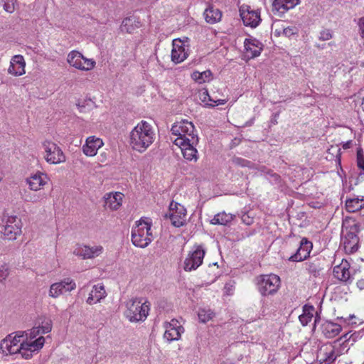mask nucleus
<instances>
[{
	"mask_svg": "<svg viewBox=\"0 0 364 364\" xmlns=\"http://www.w3.org/2000/svg\"><path fill=\"white\" fill-rule=\"evenodd\" d=\"M332 38V35L329 31H323L320 33L319 38L322 41H328Z\"/></svg>",
	"mask_w": 364,
	"mask_h": 364,
	"instance_id": "09e8293b",
	"label": "nucleus"
},
{
	"mask_svg": "<svg viewBox=\"0 0 364 364\" xmlns=\"http://www.w3.org/2000/svg\"><path fill=\"white\" fill-rule=\"evenodd\" d=\"M333 276L338 280L350 283L352 282V274L350 272V264L347 260L343 259L340 264L333 268Z\"/></svg>",
	"mask_w": 364,
	"mask_h": 364,
	"instance_id": "412c9836",
	"label": "nucleus"
},
{
	"mask_svg": "<svg viewBox=\"0 0 364 364\" xmlns=\"http://www.w3.org/2000/svg\"><path fill=\"white\" fill-rule=\"evenodd\" d=\"M134 19L132 17L126 18L123 20L121 26L122 31L127 33H132L133 28L131 26Z\"/></svg>",
	"mask_w": 364,
	"mask_h": 364,
	"instance_id": "ea45409f",
	"label": "nucleus"
},
{
	"mask_svg": "<svg viewBox=\"0 0 364 364\" xmlns=\"http://www.w3.org/2000/svg\"><path fill=\"white\" fill-rule=\"evenodd\" d=\"M265 168H263L262 169V171L264 173L265 176H269L272 178V181H274L275 183L278 182L279 181V176L275 173H274L271 170H267V171H264Z\"/></svg>",
	"mask_w": 364,
	"mask_h": 364,
	"instance_id": "49530a36",
	"label": "nucleus"
},
{
	"mask_svg": "<svg viewBox=\"0 0 364 364\" xmlns=\"http://www.w3.org/2000/svg\"><path fill=\"white\" fill-rule=\"evenodd\" d=\"M38 328H40L41 334L49 333L52 329V321L50 319H47L42 323L41 326H38Z\"/></svg>",
	"mask_w": 364,
	"mask_h": 364,
	"instance_id": "a19ab883",
	"label": "nucleus"
},
{
	"mask_svg": "<svg viewBox=\"0 0 364 364\" xmlns=\"http://www.w3.org/2000/svg\"><path fill=\"white\" fill-rule=\"evenodd\" d=\"M107 293L104 286L101 284H98L93 286L86 302L90 305H92L100 302V301L105 299Z\"/></svg>",
	"mask_w": 364,
	"mask_h": 364,
	"instance_id": "a878e982",
	"label": "nucleus"
},
{
	"mask_svg": "<svg viewBox=\"0 0 364 364\" xmlns=\"http://www.w3.org/2000/svg\"><path fill=\"white\" fill-rule=\"evenodd\" d=\"M240 14L244 24L247 26L256 28L261 21L260 11L252 10L248 5H242L240 8Z\"/></svg>",
	"mask_w": 364,
	"mask_h": 364,
	"instance_id": "4468645a",
	"label": "nucleus"
},
{
	"mask_svg": "<svg viewBox=\"0 0 364 364\" xmlns=\"http://www.w3.org/2000/svg\"><path fill=\"white\" fill-rule=\"evenodd\" d=\"M67 62L70 66L83 71L92 70L96 65L93 59L84 57L81 53L77 50H72L68 53Z\"/></svg>",
	"mask_w": 364,
	"mask_h": 364,
	"instance_id": "9b49d317",
	"label": "nucleus"
},
{
	"mask_svg": "<svg viewBox=\"0 0 364 364\" xmlns=\"http://www.w3.org/2000/svg\"><path fill=\"white\" fill-rule=\"evenodd\" d=\"M191 78L198 84L208 82L212 80V73L207 70L203 72L194 71L191 74Z\"/></svg>",
	"mask_w": 364,
	"mask_h": 364,
	"instance_id": "7c9ffc66",
	"label": "nucleus"
},
{
	"mask_svg": "<svg viewBox=\"0 0 364 364\" xmlns=\"http://www.w3.org/2000/svg\"><path fill=\"white\" fill-rule=\"evenodd\" d=\"M300 0H272V11L274 14L282 16L289 10L294 9Z\"/></svg>",
	"mask_w": 364,
	"mask_h": 364,
	"instance_id": "6ab92c4d",
	"label": "nucleus"
},
{
	"mask_svg": "<svg viewBox=\"0 0 364 364\" xmlns=\"http://www.w3.org/2000/svg\"><path fill=\"white\" fill-rule=\"evenodd\" d=\"M244 46L247 55L250 58L259 56L263 50V44L253 37L246 38L244 41Z\"/></svg>",
	"mask_w": 364,
	"mask_h": 364,
	"instance_id": "b1692460",
	"label": "nucleus"
},
{
	"mask_svg": "<svg viewBox=\"0 0 364 364\" xmlns=\"http://www.w3.org/2000/svg\"><path fill=\"white\" fill-rule=\"evenodd\" d=\"M165 332L164 338L168 343L180 339L183 328L176 319H172L170 322H165L164 324Z\"/></svg>",
	"mask_w": 364,
	"mask_h": 364,
	"instance_id": "2eb2a0df",
	"label": "nucleus"
},
{
	"mask_svg": "<svg viewBox=\"0 0 364 364\" xmlns=\"http://www.w3.org/2000/svg\"><path fill=\"white\" fill-rule=\"evenodd\" d=\"M58 283L60 285V288L62 289L64 294L70 292L76 288L75 282L70 277L65 278L60 281Z\"/></svg>",
	"mask_w": 364,
	"mask_h": 364,
	"instance_id": "72a5a7b5",
	"label": "nucleus"
},
{
	"mask_svg": "<svg viewBox=\"0 0 364 364\" xmlns=\"http://www.w3.org/2000/svg\"><path fill=\"white\" fill-rule=\"evenodd\" d=\"M64 294L62 289L60 288V285L58 282L53 283L50 285L48 295L52 298H58L61 294Z\"/></svg>",
	"mask_w": 364,
	"mask_h": 364,
	"instance_id": "c9c22d12",
	"label": "nucleus"
},
{
	"mask_svg": "<svg viewBox=\"0 0 364 364\" xmlns=\"http://www.w3.org/2000/svg\"><path fill=\"white\" fill-rule=\"evenodd\" d=\"M357 287L360 289H364V278L357 282Z\"/></svg>",
	"mask_w": 364,
	"mask_h": 364,
	"instance_id": "864d4df0",
	"label": "nucleus"
},
{
	"mask_svg": "<svg viewBox=\"0 0 364 364\" xmlns=\"http://www.w3.org/2000/svg\"><path fill=\"white\" fill-rule=\"evenodd\" d=\"M280 278L276 274L262 275L257 282V289L262 296L273 295L280 287Z\"/></svg>",
	"mask_w": 364,
	"mask_h": 364,
	"instance_id": "6e6552de",
	"label": "nucleus"
},
{
	"mask_svg": "<svg viewBox=\"0 0 364 364\" xmlns=\"http://www.w3.org/2000/svg\"><path fill=\"white\" fill-rule=\"evenodd\" d=\"M359 333L358 332H355L354 333L351 334L350 335V338L353 339V342H355L356 340L358 339V338L359 337Z\"/></svg>",
	"mask_w": 364,
	"mask_h": 364,
	"instance_id": "5fc2aeb1",
	"label": "nucleus"
},
{
	"mask_svg": "<svg viewBox=\"0 0 364 364\" xmlns=\"http://www.w3.org/2000/svg\"><path fill=\"white\" fill-rule=\"evenodd\" d=\"M156 133L154 127L146 121L139 122L130 132L129 145L139 153H144L154 143Z\"/></svg>",
	"mask_w": 364,
	"mask_h": 364,
	"instance_id": "7ed1b4c3",
	"label": "nucleus"
},
{
	"mask_svg": "<svg viewBox=\"0 0 364 364\" xmlns=\"http://www.w3.org/2000/svg\"><path fill=\"white\" fill-rule=\"evenodd\" d=\"M313 244L307 238L303 237L300 242L299 248L295 254L291 255L289 260L291 262H301L306 259L312 250Z\"/></svg>",
	"mask_w": 364,
	"mask_h": 364,
	"instance_id": "a211bd4d",
	"label": "nucleus"
},
{
	"mask_svg": "<svg viewBox=\"0 0 364 364\" xmlns=\"http://www.w3.org/2000/svg\"><path fill=\"white\" fill-rule=\"evenodd\" d=\"M26 62L21 55H16L12 57L8 69L9 74L14 76H21L25 74Z\"/></svg>",
	"mask_w": 364,
	"mask_h": 364,
	"instance_id": "5701e85b",
	"label": "nucleus"
},
{
	"mask_svg": "<svg viewBox=\"0 0 364 364\" xmlns=\"http://www.w3.org/2000/svg\"><path fill=\"white\" fill-rule=\"evenodd\" d=\"M126 307L124 315L131 322L144 321L149 311V304L139 298H133L127 301Z\"/></svg>",
	"mask_w": 364,
	"mask_h": 364,
	"instance_id": "423d86ee",
	"label": "nucleus"
},
{
	"mask_svg": "<svg viewBox=\"0 0 364 364\" xmlns=\"http://www.w3.org/2000/svg\"><path fill=\"white\" fill-rule=\"evenodd\" d=\"M315 309L311 305H304L303 306V313L299 316V319L302 326H305L312 320Z\"/></svg>",
	"mask_w": 364,
	"mask_h": 364,
	"instance_id": "c756f323",
	"label": "nucleus"
},
{
	"mask_svg": "<svg viewBox=\"0 0 364 364\" xmlns=\"http://www.w3.org/2000/svg\"><path fill=\"white\" fill-rule=\"evenodd\" d=\"M233 220V215L225 212H222L216 214L211 220L210 223L213 225H227Z\"/></svg>",
	"mask_w": 364,
	"mask_h": 364,
	"instance_id": "2f4dec72",
	"label": "nucleus"
},
{
	"mask_svg": "<svg viewBox=\"0 0 364 364\" xmlns=\"http://www.w3.org/2000/svg\"><path fill=\"white\" fill-rule=\"evenodd\" d=\"M203 16L207 23L214 24L219 22L222 18V12L213 6H209L204 11Z\"/></svg>",
	"mask_w": 364,
	"mask_h": 364,
	"instance_id": "cd10ccee",
	"label": "nucleus"
},
{
	"mask_svg": "<svg viewBox=\"0 0 364 364\" xmlns=\"http://www.w3.org/2000/svg\"><path fill=\"white\" fill-rule=\"evenodd\" d=\"M200 99L203 102L206 103L208 106L210 107L223 105L227 102V100L224 99L213 100L206 89L201 93Z\"/></svg>",
	"mask_w": 364,
	"mask_h": 364,
	"instance_id": "473e14b6",
	"label": "nucleus"
},
{
	"mask_svg": "<svg viewBox=\"0 0 364 364\" xmlns=\"http://www.w3.org/2000/svg\"><path fill=\"white\" fill-rule=\"evenodd\" d=\"M360 223L354 219H346L342 228V241L346 253L352 254L356 252L359 247Z\"/></svg>",
	"mask_w": 364,
	"mask_h": 364,
	"instance_id": "39448f33",
	"label": "nucleus"
},
{
	"mask_svg": "<svg viewBox=\"0 0 364 364\" xmlns=\"http://www.w3.org/2000/svg\"><path fill=\"white\" fill-rule=\"evenodd\" d=\"M104 252L102 245H78L74 250L73 254L83 259H93L101 255Z\"/></svg>",
	"mask_w": 364,
	"mask_h": 364,
	"instance_id": "dca6fc26",
	"label": "nucleus"
},
{
	"mask_svg": "<svg viewBox=\"0 0 364 364\" xmlns=\"http://www.w3.org/2000/svg\"><path fill=\"white\" fill-rule=\"evenodd\" d=\"M151 220L148 218H141L135 222L132 228V242L139 248L146 247L154 240L151 230Z\"/></svg>",
	"mask_w": 364,
	"mask_h": 364,
	"instance_id": "20e7f679",
	"label": "nucleus"
},
{
	"mask_svg": "<svg viewBox=\"0 0 364 364\" xmlns=\"http://www.w3.org/2000/svg\"><path fill=\"white\" fill-rule=\"evenodd\" d=\"M351 145H352V141L351 140H348L347 141H345V142L342 143V147L344 149H348L350 148Z\"/></svg>",
	"mask_w": 364,
	"mask_h": 364,
	"instance_id": "603ef678",
	"label": "nucleus"
},
{
	"mask_svg": "<svg viewBox=\"0 0 364 364\" xmlns=\"http://www.w3.org/2000/svg\"><path fill=\"white\" fill-rule=\"evenodd\" d=\"M171 132L177 136L173 144L181 149L183 157L188 161H196L198 151L196 146L198 137L193 124L186 119L177 122L172 126Z\"/></svg>",
	"mask_w": 364,
	"mask_h": 364,
	"instance_id": "f257e3e1",
	"label": "nucleus"
},
{
	"mask_svg": "<svg viewBox=\"0 0 364 364\" xmlns=\"http://www.w3.org/2000/svg\"><path fill=\"white\" fill-rule=\"evenodd\" d=\"M205 251L202 245H195L188 252L183 262V269L191 272L197 269L203 263Z\"/></svg>",
	"mask_w": 364,
	"mask_h": 364,
	"instance_id": "9d476101",
	"label": "nucleus"
},
{
	"mask_svg": "<svg viewBox=\"0 0 364 364\" xmlns=\"http://www.w3.org/2000/svg\"><path fill=\"white\" fill-rule=\"evenodd\" d=\"M345 353V347L336 348L331 343H326L317 352V360L319 364H331L336 359Z\"/></svg>",
	"mask_w": 364,
	"mask_h": 364,
	"instance_id": "1a4fd4ad",
	"label": "nucleus"
},
{
	"mask_svg": "<svg viewBox=\"0 0 364 364\" xmlns=\"http://www.w3.org/2000/svg\"><path fill=\"white\" fill-rule=\"evenodd\" d=\"M9 271L6 264H0V282L4 281L9 276Z\"/></svg>",
	"mask_w": 364,
	"mask_h": 364,
	"instance_id": "79ce46f5",
	"label": "nucleus"
},
{
	"mask_svg": "<svg viewBox=\"0 0 364 364\" xmlns=\"http://www.w3.org/2000/svg\"><path fill=\"white\" fill-rule=\"evenodd\" d=\"M350 339V336H348V333H346L345 335L342 336L339 338L338 341H343L342 344L339 347H345V352H347L348 350V348L346 349L347 345L346 343Z\"/></svg>",
	"mask_w": 364,
	"mask_h": 364,
	"instance_id": "de8ad7c7",
	"label": "nucleus"
},
{
	"mask_svg": "<svg viewBox=\"0 0 364 364\" xmlns=\"http://www.w3.org/2000/svg\"><path fill=\"white\" fill-rule=\"evenodd\" d=\"M306 270L310 273L311 274L314 275V277H316L318 274H319V272L321 271V268L319 265L318 264V262H309L306 263Z\"/></svg>",
	"mask_w": 364,
	"mask_h": 364,
	"instance_id": "58836bf2",
	"label": "nucleus"
},
{
	"mask_svg": "<svg viewBox=\"0 0 364 364\" xmlns=\"http://www.w3.org/2000/svg\"><path fill=\"white\" fill-rule=\"evenodd\" d=\"M42 146L44 150L43 158L49 164H59L66 161V156L62 149L55 142L46 140Z\"/></svg>",
	"mask_w": 364,
	"mask_h": 364,
	"instance_id": "0eeeda50",
	"label": "nucleus"
},
{
	"mask_svg": "<svg viewBox=\"0 0 364 364\" xmlns=\"http://www.w3.org/2000/svg\"><path fill=\"white\" fill-rule=\"evenodd\" d=\"M48 176L41 172H38L31 175L26 179V183L28 185L29 188L33 191H38L41 189L48 182Z\"/></svg>",
	"mask_w": 364,
	"mask_h": 364,
	"instance_id": "393cba45",
	"label": "nucleus"
},
{
	"mask_svg": "<svg viewBox=\"0 0 364 364\" xmlns=\"http://www.w3.org/2000/svg\"><path fill=\"white\" fill-rule=\"evenodd\" d=\"M124 195L121 192H110L104 197L105 207L111 210H118L122 205Z\"/></svg>",
	"mask_w": 364,
	"mask_h": 364,
	"instance_id": "4be33fe9",
	"label": "nucleus"
},
{
	"mask_svg": "<svg viewBox=\"0 0 364 364\" xmlns=\"http://www.w3.org/2000/svg\"><path fill=\"white\" fill-rule=\"evenodd\" d=\"M27 342H33L36 341V338L38 335L41 334L40 328L34 327L29 331V333L25 331Z\"/></svg>",
	"mask_w": 364,
	"mask_h": 364,
	"instance_id": "e433bc0d",
	"label": "nucleus"
},
{
	"mask_svg": "<svg viewBox=\"0 0 364 364\" xmlns=\"http://www.w3.org/2000/svg\"><path fill=\"white\" fill-rule=\"evenodd\" d=\"M298 33V29L295 26H289L283 29V34L287 37H291Z\"/></svg>",
	"mask_w": 364,
	"mask_h": 364,
	"instance_id": "37998d69",
	"label": "nucleus"
},
{
	"mask_svg": "<svg viewBox=\"0 0 364 364\" xmlns=\"http://www.w3.org/2000/svg\"><path fill=\"white\" fill-rule=\"evenodd\" d=\"M40 196L39 195H34L32 197H31L29 199H26L28 201H31L32 203H37L40 200Z\"/></svg>",
	"mask_w": 364,
	"mask_h": 364,
	"instance_id": "3c124183",
	"label": "nucleus"
},
{
	"mask_svg": "<svg viewBox=\"0 0 364 364\" xmlns=\"http://www.w3.org/2000/svg\"><path fill=\"white\" fill-rule=\"evenodd\" d=\"M232 162L239 166L245 167L249 166L250 162L242 158L236 157L232 159Z\"/></svg>",
	"mask_w": 364,
	"mask_h": 364,
	"instance_id": "a18cd8bd",
	"label": "nucleus"
},
{
	"mask_svg": "<svg viewBox=\"0 0 364 364\" xmlns=\"http://www.w3.org/2000/svg\"><path fill=\"white\" fill-rule=\"evenodd\" d=\"M14 1H4V9L5 11L9 14H12L15 11Z\"/></svg>",
	"mask_w": 364,
	"mask_h": 364,
	"instance_id": "c03bdc74",
	"label": "nucleus"
},
{
	"mask_svg": "<svg viewBox=\"0 0 364 364\" xmlns=\"http://www.w3.org/2000/svg\"><path fill=\"white\" fill-rule=\"evenodd\" d=\"M165 217L170 219L173 226L180 228L186 224V209L181 204L172 201L169 205L168 213Z\"/></svg>",
	"mask_w": 364,
	"mask_h": 364,
	"instance_id": "f8f14e48",
	"label": "nucleus"
},
{
	"mask_svg": "<svg viewBox=\"0 0 364 364\" xmlns=\"http://www.w3.org/2000/svg\"><path fill=\"white\" fill-rule=\"evenodd\" d=\"M358 25L360 31V36L362 38H364V17L361 18L359 20Z\"/></svg>",
	"mask_w": 364,
	"mask_h": 364,
	"instance_id": "8fccbe9b",
	"label": "nucleus"
},
{
	"mask_svg": "<svg viewBox=\"0 0 364 364\" xmlns=\"http://www.w3.org/2000/svg\"><path fill=\"white\" fill-rule=\"evenodd\" d=\"M189 48L180 39H174L172 42L171 60L177 64L184 61L188 56Z\"/></svg>",
	"mask_w": 364,
	"mask_h": 364,
	"instance_id": "f3484780",
	"label": "nucleus"
},
{
	"mask_svg": "<svg viewBox=\"0 0 364 364\" xmlns=\"http://www.w3.org/2000/svg\"><path fill=\"white\" fill-rule=\"evenodd\" d=\"M342 330L341 325L329 321H324L321 326L322 334L327 338H333L338 336Z\"/></svg>",
	"mask_w": 364,
	"mask_h": 364,
	"instance_id": "bb28decb",
	"label": "nucleus"
},
{
	"mask_svg": "<svg viewBox=\"0 0 364 364\" xmlns=\"http://www.w3.org/2000/svg\"><path fill=\"white\" fill-rule=\"evenodd\" d=\"M198 318L203 323H206L210 321L213 316V313L210 309H200L198 312Z\"/></svg>",
	"mask_w": 364,
	"mask_h": 364,
	"instance_id": "4c0bfd02",
	"label": "nucleus"
},
{
	"mask_svg": "<svg viewBox=\"0 0 364 364\" xmlns=\"http://www.w3.org/2000/svg\"><path fill=\"white\" fill-rule=\"evenodd\" d=\"M346 208L348 212L355 213L364 208V198H352L346 201Z\"/></svg>",
	"mask_w": 364,
	"mask_h": 364,
	"instance_id": "c85d7f7f",
	"label": "nucleus"
},
{
	"mask_svg": "<svg viewBox=\"0 0 364 364\" xmlns=\"http://www.w3.org/2000/svg\"><path fill=\"white\" fill-rule=\"evenodd\" d=\"M104 143L100 138L95 136H88L82 146V152L87 156H94L97 154L98 149L102 147Z\"/></svg>",
	"mask_w": 364,
	"mask_h": 364,
	"instance_id": "aec40b11",
	"label": "nucleus"
},
{
	"mask_svg": "<svg viewBox=\"0 0 364 364\" xmlns=\"http://www.w3.org/2000/svg\"><path fill=\"white\" fill-rule=\"evenodd\" d=\"M356 164L360 169V175L364 176V151L361 147H358L356 151Z\"/></svg>",
	"mask_w": 364,
	"mask_h": 364,
	"instance_id": "f704fd0d",
	"label": "nucleus"
},
{
	"mask_svg": "<svg viewBox=\"0 0 364 364\" xmlns=\"http://www.w3.org/2000/svg\"><path fill=\"white\" fill-rule=\"evenodd\" d=\"M3 234L5 238L9 240L16 239L21 233L22 223L21 218L16 215H7L4 219Z\"/></svg>",
	"mask_w": 364,
	"mask_h": 364,
	"instance_id": "ddd939ff",
	"label": "nucleus"
},
{
	"mask_svg": "<svg viewBox=\"0 0 364 364\" xmlns=\"http://www.w3.org/2000/svg\"><path fill=\"white\" fill-rule=\"evenodd\" d=\"M25 331H17L9 334L0 344V351L4 355L20 354L24 359H30L33 353L41 349L45 343V338L39 336L36 341L27 342Z\"/></svg>",
	"mask_w": 364,
	"mask_h": 364,
	"instance_id": "f03ea898",
	"label": "nucleus"
}]
</instances>
